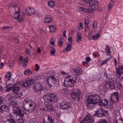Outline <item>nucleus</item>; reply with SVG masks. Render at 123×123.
Returning <instances> with one entry per match:
<instances>
[{
  "label": "nucleus",
  "instance_id": "obj_36",
  "mask_svg": "<svg viewBox=\"0 0 123 123\" xmlns=\"http://www.w3.org/2000/svg\"><path fill=\"white\" fill-rule=\"evenodd\" d=\"M15 116H16V114L14 112H12L10 113L9 115V117L10 118L13 119L12 118H15Z\"/></svg>",
  "mask_w": 123,
  "mask_h": 123
},
{
  "label": "nucleus",
  "instance_id": "obj_26",
  "mask_svg": "<svg viewBox=\"0 0 123 123\" xmlns=\"http://www.w3.org/2000/svg\"><path fill=\"white\" fill-rule=\"evenodd\" d=\"M74 70V73L78 75L80 74L82 72L81 68H77L76 69Z\"/></svg>",
  "mask_w": 123,
  "mask_h": 123
},
{
  "label": "nucleus",
  "instance_id": "obj_49",
  "mask_svg": "<svg viewBox=\"0 0 123 123\" xmlns=\"http://www.w3.org/2000/svg\"><path fill=\"white\" fill-rule=\"evenodd\" d=\"M37 30L38 32L40 33H43L44 31L42 27L39 28H38Z\"/></svg>",
  "mask_w": 123,
  "mask_h": 123
},
{
  "label": "nucleus",
  "instance_id": "obj_45",
  "mask_svg": "<svg viewBox=\"0 0 123 123\" xmlns=\"http://www.w3.org/2000/svg\"><path fill=\"white\" fill-rule=\"evenodd\" d=\"M50 43L53 46L55 45L54 39H50Z\"/></svg>",
  "mask_w": 123,
  "mask_h": 123
},
{
  "label": "nucleus",
  "instance_id": "obj_25",
  "mask_svg": "<svg viewBox=\"0 0 123 123\" xmlns=\"http://www.w3.org/2000/svg\"><path fill=\"white\" fill-rule=\"evenodd\" d=\"M54 106L52 105H48L46 108V110L48 111H52L54 110Z\"/></svg>",
  "mask_w": 123,
  "mask_h": 123
},
{
  "label": "nucleus",
  "instance_id": "obj_28",
  "mask_svg": "<svg viewBox=\"0 0 123 123\" xmlns=\"http://www.w3.org/2000/svg\"><path fill=\"white\" fill-rule=\"evenodd\" d=\"M19 88L18 87L12 86V90L14 93H17L19 91Z\"/></svg>",
  "mask_w": 123,
  "mask_h": 123
},
{
  "label": "nucleus",
  "instance_id": "obj_44",
  "mask_svg": "<svg viewBox=\"0 0 123 123\" xmlns=\"http://www.w3.org/2000/svg\"><path fill=\"white\" fill-rule=\"evenodd\" d=\"M55 52V49L54 48H52L51 51V54L52 55H54Z\"/></svg>",
  "mask_w": 123,
  "mask_h": 123
},
{
  "label": "nucleus",
  "instance_id": "obj_35",
  "mask_svg": "<svg viewBox=\"0 0 123 123\" xmlns=\"http://www.w3.org/2000/svg\"><path fill=\"white\" fill-rule=\"evenodd\" d=\"M96 3V2L95 0H91L89 2L90 6H95Z\"/></svg>",
  "mask_w": 123,
  "mask_h": 123
},
{
  "label": "nucleus",
  "instance_id": "obj_3",
  "mask_svg": "<svg viewBox=\"0 0 123 123\" xmlns=\"http://www.w3.org/2000/svg\"><path fill=\"white\" fill-rule=\"evenodd\" d=\"M45 101L49 103L55 102L58 99L57 96L54 93H50L43 96Z\"/></svg>",
  "mask_w": 123,
  "mask_h": 123
},
{
  "label": "nucleus",
  "instance_id": "obj_58",
  "mask_svg": "<svg viewBox=\"0 0 123 123\" xmlns=\"http://www.w3.org/2000/svg\"><path fill=\"white\" fill-rule=\"evenodd\" d=\"M63 43V41H59V45L60 47H61L62 46V44Z\"/></svg>",
  "mask_w": 123,
  "mask_h": 123
},
{
  "label": "nucleus",
  "instance_id": "obj_53",
  "mask_svg": "<svg viewBox=\"0 0 123 123\" xmlns=\"http://www.w3.org/2000/svg\"><path fill=\"white\" fill-rule=\"evenodd\" d=\"M22 95V94L21 92H19L17 94V97L18 98L21 97Z\"/></svg>",
  "mask_w": 123,
  "mask_h": 123
},
{
  "label": "nucleus",
  "instance_id": "obj_19",
  "mask_svg": "<svg viewBox=\"0 0 123 123\" xmlns=\"http://www.w3.org/2000/svg\"><path fill=\"white\" fill-rule=\"evenodd\" d=\"M99 104L101 106H106L108 105V102L106 99H102L101 101L99 102Z\"/></svg>",
  "mask_w": 123,
  "mask_h": 123
},
{
  "label": "nucleus",
  "instance_id": "obj_11",
  "mask_svg": "<svg viewBox=\"0 0 123 123\" xmlns=\"http://www.w3.org/2000/svg\"><path fill=\"white\" fill-rule=\"evenodd\" d=\"M25 12L27 15L31 16L34 14L35 11L33 8L28 7L26 9Z\"/></svg>",
  "mask_w": 123,
  "mask_h": 123
},
{
  "label": "nucleus",
  "instance_id": "obj_41",
  "mask_svg": "<svg viewBox=\"0 0 123 123\" xmlns=\"http://www.w3.org/2000/svg\"><path fill=\"white\" fill-rule=\"evenodd\" d=\"M88 11L92 13L94 11L93 8L91 6L88 7Z\"/></svg>",
  "mask_w": 123,
  "mask_h": 123
},
{
  "label": "nucleus",
  "instance_id": "obj_17",
  "mask_svg": "<svg viewBox=\"0 0 123 123\" xmlns=\"http://www.w3.org/2000/svg\"><path fill=\"white\" fill-rule=\"evenodd\" d=\"M52 19L50 15H47L45 16L44 19V22L45 23H50L52 22Z\"/></svg>",
  "mask_w": 123,
  "mask_h": 123
},
{
  "label": "nucleus",
  "instance_id": "obj_59",
  "mask_svg": "<svg viewBox=\"0 0 123 123\" xmlns=\"http://www.w3.org/2000/svg\"><path fill=\"white\" fill-rule=\"evenodd\" d=\"M11 89L12 90V86L10 87L7 88L6 90V92H8L10 91Z\"/></svg>",
  "mask_w": 123,
  "mask_h": 123
},
{
  "label": "nucleus",
  "instance_id": "obj_20",
  "mask_svg": "<svg viewBox=\"0 0 123 123\" xmlns=\"http://www.w3.org/2000/svg\"><path fill=\"white\" fill-rule=\"evenodd\" d=\"M25 112L23 110L21 109L17 114H16V116L18 117H22L25 114Z\"/></svg>",
  "mask_w": 123,
  "mask_h": 123
},
{
  "label": "nucleus",
  "instance_id": "obj_24",
  "mask_svg": "<svg viewBox=\"0 0 123 123\" xmlns=\"http://www.w3.org/2000/svg\"><path fill=\"white\" fill-rule=\"evenodd\" d=\"M114 0H111L110 2L108 7L109 10H110L111 9L113 6L114 5Z\"/></svg>",
  "mask_w": 123,
  "mask_h": 123
},
{
  "label": "nucleus",
  "instance_id": "obj_42",
  "mask_svg": "<svg viewBox=\"0 0 123 123\" xmlns=\"http://www.w3.org/2000/svg\"><path fill=\"white\" fill-rule=\"evenodd\" d=\"M7 120L9 123H16L13 119H9Z\"/></svg>",
  "mask_w": 123,
  "mask_h": 123
},
{
  "label": "nucleus",
  "instance_id": "obj_32",
  "mask_svg": "<svg viewBox=\"0 0 123 123\" xmlns=\"http://www.w3.org/2000/svg\"><path fill=\"white\" fill-rule=\"evenodd\" d=\"M24 73L26 75H28L31 74L32 73V72L30 70L27 69L25 71Z\"/></svg>",
  "mask_w": 123,
  "mask_h": 123
},
{
  "label": "nucleus",
  "instance_id": "obj_54",
  "mask_svg": "<svg viewBox=\"0 0 123 123\" xmlns=\"http://www.w3.org/2000/svg\"><path fill=\"white\" fill-rule=\"evenodd\" d=\"M27 63L23 62L22 63V65L24 67H26L27 65Z\"/></svg>",
  "mask_w": 123,
  "mask_h": 123
},
{
  "label": "nucleus",
  "instance_id": "obj_38",
  "mask_svg": "<svg viewBox=\"0 0 123 123\" xmlns=\"http://www.w3.org/2000/svg\"><path fill=\"white\" fill-rule=\"evenodd\" d=\"M16 121L17 123H23L24 121L22 117H20L18 118L16 120Z\"/></svg>",
  "mask_w": 123,
  "mask_h": 123
},
{
  "label": "nucleus",
  "instance_id": "obj_21",
  "mask_svg": "<svg viewBox=\"0 0 123 123\" xmlns=\"http://www.w3.org/2000/svg\"><path fill=\"white\" fill-rule=\"evenodd\" d=\"M54 121L51 117L48 116L47 118V121H46L45 119L43 121V123H54Z\"/></svg>",
  "mask_w": 123,
  "mask_h": 123
},
{
  "label": "nucleus",
  "instance_id": "obj_7",
  "mask_svg": "<svg viewBox=\"0 0 123 123\" xmlns=\"http://www.w3.org/2000/svg\"><path fill=\"white\" fill-rule=\"evenodd\" d=\"M93 121V117L90 115H86L84 119L81 121V123H92Z\"/></svg>",
  "mask_w": 123,
  "mask_h": 123
},
{
  "label": "nucleus",
  "instance_id": "obj_10",
  "mask_svg": "<svg viewBox=\"0 0 123 123\" xmlns=\"http://www.w3.org/2000/svg\"><path fill=\"white\" fill-rule=\"evenodd\" d=\"M107 112L106 111H104L103 109L102 108L99 109L96 113L97 117H101L103 116H105L107 114Z\"/></svg>",
  "mask_w": 123,
  "mask_h": 123
},
{
  "label": "nucleus",
  "instance_id": "obj_62",
  "mask_svg": "<svg viewBox=\"0 0 123 123\" xmlns=\"http://www.w3.org/2000/svg\"><path fill=\"white\" fill-rule=\"evenodd\" d=\"M89 21L87 19H86L85 20V24H86V25H88V24H89Z\"/></svg>",
  "mask_w": 123,
  "mask_h": 123
},
{
  "label": "nucleus",
  "instance_id": "obj_51",
  "mask_svg": "<svg viewBox=\"0 0 123 123\" xmlns=\"http://www.w3.org/2000/svg\"><path fill=\"white\" fill-rule=\"evenodd\" d=\"M77 9L79 11H82L83 9V8L80 6H78L77 7Z\"/></svg>",
  "mask_w": 123,
  "mask_h": 123
},
{
  "label": "nucleus",
  "instance_id": "obj_6",
  "mask_svg": "<svg viewBox=\"0 0 123 123\" xmlns=\"http://www.w3.org/2000/svg\"><path fill=\"white\" fill-rule=\"evenodd\" d=\"M80 92L77 89H76L73 91L71 94L72 98L74 100L79 101L80 98Z\"/></svg>",
  "mask_w": 123,
  "mask_h": 123
},
{
  "label": "nucleus",
  "instance_id": "obj_63",
  "mask_svg": "<svg viewBox=\"0 0 123 123\" xmlns=\"http://www.w3.org/2000/svg\"><path fill=\"white\" fill-rule=\"evenodd\" d=\"M96 2H97V6L98 7V8H99L100 6V5L99 4V3L98 2H97V1Z\"/></svg>",
  "mask_w": 123,
  "mask_h": 123
},
{
  "label": "nucleus",
  "instance_id": "obj_48",
  "mask_svg": "<svg viewBox=\"0 0 123 123\" xmlns=\"http://www.w3.org/2000/svg\"><path fill=\"white\" fill-rule=\"evenodd\" d=\"M85 31L86 32L89 29V27L87 25H85Z\"/></svg>",
  "mask_w": 123,
  "mask_h": 123
},
{
  "label": "nucleus",
  "instance_id": "obj_8",
  "mask_svg": "<svg viewBox=\"0 0 123 123\" xmlns=\"http://www.w3.org/2000/svg\"><path fill=\"white\" fill-rule=\"evenodd\" d=\"M119 97L118 93L115 92L111 94L110 100V102L112 103L113 102H117L119 100Z\"/></svg>",
  "mask_w": 123,
  "mask_h": 123
},
{
  "label": "nucleus",
  "instance_id": "obj_47",
  "mask_svg": "<svg viewBox=\"0 0 123 123\" xmlns=\"http://www.w3.org/2000/svg\"><path fill=\"white\" fill-rule=\"evenodd\" d=\"M106 50L109 53L110 52V48L109 46L106 45Z\"/></svg>",
  "mask_w": 123,
  "mask_h": 123
},
{
  "label": "nucleus",
  "instance_id": "obj_56",
  "mask_svg": "<svg viewBox=\"0 0 123 123\" xmlns=\"http://www.w3.org/2000/svg\"><path fill=\"white\" fill-rule=\"evenodd\" d=\"M119 78L121 80H123V74L119 75Z\"/></svg>",
  "mask_w": 123,
  "mask_h": 123
},
{
  "label": "nucleus",
  "instance_id": "obj_55",
  "mask_svg": "<svg viewBox=\"0 0 123 123\" xmlns=\"http://www.w3.org/2000/svg\"><path fill=\"white\" fill-rule=\"evenodd\" d=\"M35 66L37 68L35 69L36 71H38V69H39V67L38 66L37 64H35Z\"/></svg>",
  "mask_w": 123,
  "mask_h": 123
},
{
  "label": "nucleus",
  "instance_id": "obj_9",
  "mask_svg": "<svg viewBox=\"0 0 123 123\" xmlns=\"http://www.w3.org/2000/svg\"><path fill=\"white\" fill-rule=\"evenodd\" d=\"M35 81V80L33 79H29L26 80L25 82L23 83L22 85L25 87H27L33 84Z\"/></svg>",
  "mask_w": 123,
  "mask_h": 123
},
{
  "label": "nucleus",
  "instance_id": "obj_1",
  "mask_svg": "<svg viewBox=\"0 0 123 123\" xmlns=\"http://www.w3.org/2000/svg\"><path fill=\"white\" fill-rule=\"evenodd\" d=\"M77 76L74 75L73 77V75H69L65 78L64 82V86L66 87H72L74 86V83L76 82Z\"/></svg>",
  "mask_w": 123,
  "mask_h": 123
},
{
  "label": "nucleus",
  "instance_id": "obj_30",
  "mask_svg": "<svg viewBox=\"0 0 123 123\" xmlns=\"http://www.w3.org/2000/svg\"><path fill=\"white\" fill-rule=\"evenodd\" d=\"M13 111L16 114H17L21 109L19 107L15 106L13 108Z\"/></svg>",
  "mask_w": 123,
  "mask_h": 123
},
{
  "label": "nucleus",
  "instance_id": "obj_43",
  "mask_svg": "<svg viewBox=\"0 0 123 123\" xmlns=\"http://www.w3.org/2000/svg\"><path fill=\"white\" fill-rule=\"evenodd\" d=\"M3 30H6V31H7V30H10L11 29V27L8 26H4L3 27Z\"/></svg>",
  "mask_w": 123,
  "mask_h": 123
},
{
  "label": "nucleus",
  "instance_id": "obj_14",
  "mask_svg": "<svg viewBox=\"0 0 123 123\" xmlns=\"http://www.w3.org/2000/svg\"><path fill=\"white\" fill-rule=\"evenodd\" d=\"M14 98L12 96H11L8 98V102L11 105L15 106L18 105V103L13 100Z\"/></svg>",
  "mask_w": 123,
  "mask_h": 123
},
{
  "label": "nucleus",
  "instance_id": "obj_5",
  "mask_svg": "<svg viewBox=\"0 0 123 123\" xmlns=\"http://www.w3.org/2000/svg\"><path fill=\"white\" fill-rule=\"evenodd\" d=\"M33 88L35 92H37L40 91L42 95H44L46 93L44 88L38 82H37L35 83L33 86Z\"/></svg>",
  "mask_w": 123,
  "mask_h": 123
},
{
  "label": "nucleus",
  "instance_id": "obj_57",
  "mask_svg": "<svg viewBox=\"0 0 123 123\" xmlns=\"http://www.w3.org/2000/svg\"><path fill=\"white\" fill-rule=\"evenodd\" d=\"M83 25V24L82 23H80V27H79V30L81 29L82 28V26Z\"/></svg>",
  "mask_w": 123,
  "mask_h": 123
},
{
  "label": "nucleus",
  "instance_id": "obj_12",
  "mask_svg": "<svg viewBox=\"0 0 123 123\" xmlns=\"http://www.w3.org/2000/svg\"><path fill=\"white\" fill-rule=\"evenodd\" d=\"M61 108L63 109H67L69 107V106L68 103L65 101H62L60 105Z\"/></svg>",
  "mask_w": 123,
  "mask_h": 123
},
{
  "label": "nucleus",
  "instance_id": "obj_23",
  "mask_svg": "<svg viewBox=\"0 0 123 123\" xmlns=\"http://www.w3.org/2000/svg\"><path fill=\"white\" fill-rule=\"evenodd\" d=\"M94 102H95V104L99 103L100 100V96L97 94L94 95Z\"/></svg>",
  "mask_w": 123,
  "mask_h": 123
},
{
  "label": "nucleus",
  "instance_id": "obj_18",
  "mask_svg": "<svg viewBox=\"0 0 123 123\" xmlns=\"http://www.w3.org/2000/svg\"><path fill=\"white\" fill-rule=\"evenodd\" d=\"M116 73L118 75L123 74V66L117 68L116 69Z\"/></svg>",
  "mask_w": 123,
  "mask_h": 123
},
{
  "label": "nucleus",
  "instance_id": "obj_31",
  "mask_svg": "<svg viewBox=\"0 0 123 123\" xmlns=\"http://www.w3.org/2000/svg\"><path fill=\"white\" fill-rule=\"evenodd\" d=\"M8 109L7 106L5 105H3L1 106L0 107V111L1 112V111H6Z\"/></svg>",
  "mask_w": 123,
  "mask_h": 123
},
{
  "label": "nucleus",
  "instance_id": "obj_16",
  "mask_svg": "<svg viewBox=\"0 0 123 123\" xmlns=\"http://www.w3.org/2000/svg\"><path fill=\"white\" fill-rule=\"evenodd\" d=\"M29 106V109L28 110L30 112H32L36 108V106L34 103H32L31 104L30 103Z\"/></svg>",
  "mask_w": 123,
  "mask_h": 123
},
{
  "label": "nucleus",
  "instance_id": "obj_37",
  "mask_svg": "<svg viewBox=\"0 0 123 123\" xmlns=\"http://www.w3.org/2000/svg\"><path fill=\"white\" fill-rule=\"evenodd\" d=\"M93 27L94 29L95 30H96L97 27V23L95 21H94L93 23Z\"/></svg>",
  "mask_w": 123,
  "mask_h": 123
},
{
  "label": "nucleus",
  "instance_id": "obj_22",
  "mask_svg": "<svg viewBox=\"0 0 123 123\" xmlns=\"http://www.w3.org/2000/svg\"><path fill=\"white\" fill-rule=\"evenodd\" d=\"M77 38L76 40L78 43L80 42L82 40V34L81 33L78 32L77 34Z\"/></svg>",
  "mask_w": 123,
  "mask_h": 123
},
{
  "label": "nucleus",
  "instance_id": "obj_13",
  "mask_svg": "<svg viewBox=\"0 0 123 123\" xmlns=\"http://www.w3.org/2000/svg\"><path fill=\"white\" fill-rule=\"evenodd\" d=\"M94 95H91L88 97L87 102L88 104H95V102H94Z\"/></svg>",
  "mask_w": 123,
  "mask_h": 123
},
{
  "label": "nucleus",
  "instance_id": "obj_34",
  "mask_svg": "<svg viewBox=\"0 0 123 123\" xmlns=\"http://www.w3.org/2000/svg\"><path fill=\"white\" fill-rule=\"evenodd\" d=\"M50 29V31L51 32L53 33L55 30V27L52 25L50 26L49 27Z\"/></svg>",
  "mask_w": 123,
  "mask_h": 123
},
{
  "label": "nucleus",
  "instance_id": "obj_4",
  "mask_svg": "<svg viewBox=\"0 0 123 123\" xmlns=\"http://www.w3.org/2000/svg\"><path fill=\"white\" fill-rule=\"evenodd\" d=\"M16 12L14 14V18L19 22H22L24 20V16L23 12H20L18 7L17 6L14 7Z\"/></svg>",
  "mask_w": 123,
  "mask_h": 123
},
{
  "label": "nucleus",
  "instance_id": "obj_60",
  "mask_svg": "<svg viewBox=\"0 0 123 123\" xmlns=\"http://www.w3.org/2000/svg\"><path fill=\"white\" fill-rule=\"evenodd\" d=\"M28 61V58L26 57L24 59L23 62L27 63Z\"/></svg>",
  "mask_w": 123,
  "mask_h": 123
},
{
  "label": "nucleus",
  "instance_id": "obj_27",
  "mask_svg": "<svg viewBox=\"0 0 123 123\" xmlns=\"http://www.w3.org/2000/svg\"><path fill=\"white\" fill-rule=\"evenodd\" d=\"M101 32L102 31H99L98 32V34L97 35H95L94 36H92V39L94 40H95L98 38L100 36V34H99L100 33H101Z\"/></svg>",
  "mask_w": 123,
  "mask_h": 123
},
{
  "label": "nucleus",
  "instance_id": "obj_29",
  "mask_svg": "<svg viewBox=\"0 0 123 123\" xmlns=\"http://www.w3.org/2000/svg\"><path fill=\"white\" fill-rule=\"evenodd\" d=\"M55 3L52 1H50L48 2V5L50 8H53L55 6Z\"/></svg>",
  "mask_w": 123,
  "mask_h": 123
},
{
  "label": "nucleus",
  "instance_id": "obj_2",
  "mask_svg": "<svg viewBox=\"0 0 123 123\" xmlns=\"http://www.w3.org/2000/svg\"><path fill=\"white\" fill-rule=\"evenodd\" d=\"M46 82L49 87H53L56 88L58 86V78L54 76H49L46 79Z\"/></svg>",
  "mask_w": 123,
  "mask_h": 123
},
{
  "label": "nucleus",
  "instance_id": "obj_39",
  "mask_svg": "<svg viewBox=\"0 0 123 123\" xmlns=\"http://www.w3.org/2000/svg\"><path fill=\"white\" fill-rule=\"evenodd\" d=\"M115 123H123V120L122 118H120L118 120H115Z\"/></svg>",
  "mask_w": 123,
  "mask_h": 123
},
{
  "label": "nucleus",
  "instance_id": "obj_50",
  "mask_svg": "<svg viewBox=\"0 0 123 123\" xmlns=\"http://www.w3.org/2000/svg\"><path fill=\"white\" fill-rule=\"evenodd\" d=\"M25 51L27 54L30 55L31 54V51L29 49H25Z\"/></svg>",
  "mask_w": 123,
  "mask_h": 123
},
{
  "label": "nucleus",
  "instance_id": "obj_46",
  "mask_svg": "<svg viewBox=\"0 0 123 123\" xmlns=\"http://www.w3.org/2000/svg\"><path fill=\"white\" fill-rule=\"evenodd\" d=\"M98 123H107V121L105 120H101L99 122H98Z\"/></svg>",
  "mask_w": 123,
  "mask_h": 123
},
{
  "label": "nucleus",
  "instance_id": "obj_52",
  "mask_svg": "<svg viewBox=\"0 0 123 123\" xmlns=\"http://www.w3.org/2000/svg\"><path fill=\"white\" fill-rule=\"evenodd\" d=\"M10 81V80H9V79L8 80H7L6 82V85L7 86H9L11 85H12V84H11L10 83H9Z\"/></svg>",
  "mask_w": 123,
  "mask_h": 123
},
{
  "label": "nucleus",
  "instance_id": "obj_33",
  "mask_svg": "<svg viewBox=\"0 0 123 123\" xmlns=\"http://www.w3.org/2000/svg\"><path fill=\"white\" fill-rule=\"evenodd\" d=\"M71 45L69 43L68 44L67 47H66L65 49V50L66 51H69L71 49Z\"/></svg>",
  "mask_w": 123,
  "mask_h": 123
},
{
  "label": "nucleus",
  "instance_id": "obj_64",
  "mask_svg": "<svg viewBox=\"0 0 123 123\" xmlns=\"http://www.w3.org/2000/svg\"><path fill=\"white\" fill-rule=\"evenodd\" d=\"M14 40H15V41L16 43H19L18 40L17 38H15L14 39Z\"/></svg>",
  "mask_w": 123,
  "mask_h": 123
},
{
  "label": "nucleus",
  "instance_id": "obj_61",
  "mask_svg": "<svg viewBox=\"0 0 123 123\" xmlns=\"http://www.w3.org/2000/svg\"><path fill=\"white\" fill-rule=\"evenodd\" d=\"M86 60L87 62H89L91 61V58L89 57H87L86 58Z\"/></svg>",
  "mask_w": 123,
  "mask_h": 123
},
{
  "label": "nucleus",
  "instance_id": "obj_15",
  "mask_svg": "<svg viewBox=\"0 0 123 123\" xmlns=\"http://www.w3.org/2000/svg\"><path fill=\"white\" fill-rule=\"evenodd\" d=\"M105 86V87L108 88L113 89L115 87V84L113 82H108L106 83Z\"/></svg>",
  "mask_w": 123,
  "mask_h": 123
},
{
  "label": "nucleus",
  "instance_id": "obj_40",
  "mask_svg": "<svg viewBox=\"0 0 123 123\" xmlns=\"http://www.w3.org/2000/svg\"><path fill=\"white\" fill-rule=\"evenodd\" d=\"M111 58L110 57L109 58H107L103 61L101 63V65L102 66L105 63H107V62L109 61L111 59Z\"/></svg>",
  "mask_w": 123,
  "mask_h": 123
}]
</instances>
